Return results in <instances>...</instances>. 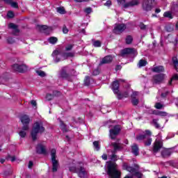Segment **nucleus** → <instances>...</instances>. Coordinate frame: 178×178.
Listing matches in <instances>:
<instances>
[{"mask_svg": "<svg viewBox=\"0 0 178 178\" xmlns=\"http://www.w3.org/2000/svg\"><path fill=\"white\" fill-rule=\"evenodd\" d=\"M97 74H99V71L98 70H96L93 72V75L97 76Z\"/></svg>", "mask_w": 178, "mask_h": 178, "instance_id": "64", "label": "nucleus"}, {"mask_svg": "<svg viewBox=\"0 0 178 178\" xmlns=\"http://www.w3.org/2000/svg\"><path fill=\"white\" fill-rule=\"evenodd\" d=\"M139 26H140V30H147V25H145L143 23H140Z\"/></svg>", "mask_w": 178, "mask_h": 178, "instance_id": "52", "label": "nucleus"}, {"mask_svg": "<svg viewBox=\"0 0 178 178\" xmlns=\"http://www.w3.org/2000/svg\"><path fill=\"white\" fill-rule=\"evenodd\" d=\"M46 101H52V99H54V95L51 94H47L46 95Z\"/></svg>", "mask_w": 178, "mask_h": 178, "instance_id": "39", "label": "nucleus"}, {"mask_svg": "<svg viewBox=\"0 0 178 178\" xmlns=\"http://www.w3.org/2000/svg\"><path fill=\"white\" fill-rule=\"evenodd\" d=\"M162 142L158 140H156L154 142V147H153V152L156 154V152H159V149L162 148Z\"/></svg>", "mask_w": 178, "mask_h": 178, "instance_id": "16", "label": "nucleus"}, {"mask_svg": "<svg viewBox=\"0 0 178 178\" xmlns=\"http://www.w3.org/2000/svg\"><path fill=\"white\" fill-rule=\"evenodd\" d=\"M125 41H126V44H131V42H133V37L130 35L127 36Z\"/></svg>", "mask_w": 178, "mask_h": 178, "instance_id": "34", "label": "nucleus"}, {"mask_svg": "<svg viewBox=\"0 0 178 178\" xmlns=\"http://www.w3.org/2000/svg\"><path fill=\"white\" fill-rule=\"evenodd\" d=\"M142 8L145 12H149L152 10V0H143Z\"/></svg>", "mask_w": 178, "mask_h": 178, "instance_id": "8", "label": "nucleus"}, {"mask_svg": "<svg viewBox=\"0 0 178 178\" xmlns=\"http://www.w3.org/2000/svg\"><path fill=\"white\" fill-rule=\"evenodd\" d=\"M92 12V9L91 8H87L85 9V13H87V15H90Z\"/></svg>", "mask_w": 178, "mask_h": 178, "instance_id": "54", "label": "nucleus"}, {"mask_svg": "<svg viewBox=\"0 0 178 178\" xmlns=\"http://www.w3.org/2000/svg\"><path fill=\"white\" fill-rule=\"evenodd\" d=\"M131 103L133 105H138V100L137 98H131Z\"/></svg>", "mask_w": 178, "mask_h": 178, "instance_id": "45", "label": "nucleus"}, {"mask_svg": "<svg viewBox=\"0 0 178 178\" xmlns=\"http://www.w3.org/2000/svg\"><path fill=\"white\" fill-rule=\"evenodd\" d=\"M163 80H165L164 74H159L153 76L154 84H161V83H163Z\"/></svg>", "mask_w": 178, "mask_h": 178, "instance_id": "10", "label": "nucleus"}, {"mask_svg": "<svg viewBox=\"0 0 178 178\" xmlns=\"http://www.w3.org/2000/svg\"><path fill=\"white\" fill-rule=\"evenodd\" d=\"M7 41H8V42H9V44H13L15 42V40L12 38H8L7 39Z\"/></svg>", "mask_w": 178, "mask_h": 178, "instance_id": "57", "label": "nucleus"}, {"mask_svg": "<svg viewBox=\"0 0 178 178\" xmlns=\"http://www.w3.org/2000/svg\"><path fill=\"white\" fill-rule=\"evenodd\" d=\"M7 159H10L11 162H15L16 161V157H15V156H12L10 155H8L7 156Z\"/></svg>", "mask_w": 178, "mask_h": 178, "instance_id": "51", "label": "nucleus"}, {"mask_svg": "<svg viewBox=\"0 0 178 178\" xmlns=\"http://www.w3.org/2000/svg\"><path fill=\"white\" fill-rule=\"evenodd\" d=\"M31 104L33 106H37V102L35 100H32Z\"/></svg>", "mask_w": 178, "mask_h": 178, "instance_id": "63", "label": "nucleus"}, {"mask_svg": "<svg viewBox=\"0 0 178 178\" xmlns=\"http://www.w3.org/2000/svg\"><path fill=\"white\" fill-rule=\"evenodd\" d=\"M137 95H138V92H134L131 95V98H136Z\"/></svg>", "mask_w": 178, "mask_h": 178, "instance_id": "58", "label": "nucleus"}, {"mask_svg": "<svg viewBox=\"0 0 178 178\" xmlns=\"http://www.w3.org/2000/svg\"><path fill=\"white\" fill-rule=\"evenodd\" d=\"M52 56L55 57V62L56 63H58V62H60V58L58 57L59 55H60V51H59L58 50H54L52 53Z\"/></svg>", "mask_w": 178, "mask_h": 178, "instance_id": "23", "label": "nucleus"}, {"mask_svg": "<svg viewBox=\"0 0 178 178\" xmlns=\"http://www.w3.org/2000/svg\"><path fill=\"white\" fill-rule=\"evenodd\" d=\"M152 135V133H151V131L146 130L145 134L144 135H139L136 136V140L138 141L144 140L145 145L146 147H148L151 145L152 143V138H151V136Z\"/></svg>", "mask_w": 178, "mask_h": 178, "instance_id": "3", "label": "nucleus"}, {"mask_svg": "<svg viewBox=\"0 0 178 178\" xmlns=\"http://www.w3.org/2000/svg\"><path fill=\"white\" fill-rule=\"evenodd\" d=\"M40 31H42L45 34H49L52 31V27L47 26L46 25H42L39 26Z\"/></svg>", "mask_w": 178, "mask_h": 178, "instance_id": "19", "label": "nucleus"}, {"mask_svg": "<svg viewBox=\"0 0 178 178\" xmlns=\"http://www.w3.org/2000/svg\"><path fill=\"white\" fill-rule=\"evenodd\" d=\"M127 27V26L124 24H116L113 30V33L119 35L126 30Z\"/></svg>", "mask_w": 178, "mask_h": 178, "instance_id": "6", "label": "nucleus"}, {"mask_svg": "<svg viewBox=\"0 0 178 178\" xmlns=\"http://www.w3.org/2000/svg\"><path fill=\"white\" fill-rule=\"evenodd\" d=\"M172 80H178V74H175L172 76V79L169 82L170 86H172Z\"/></svg>", "mask_w": 178, "mask_h": 178, "instance_id": "53", "label": "nucleus"}, {"mask_svg": "<svg viewBox=\"0 0 178 178\" xmlns=\"http://www.w3.org/2000/svg\"><path fill=\"white\" fill-rule=\"evenodd\" d=\"M73 48V45L72 44H68L66 47H65V49L66 51H72Z\"/></svg>", "mask_w": 178, "mask_h": 178, "instance_id": "56", "label": "nucleus"}, {"mask_svg": "<svg viewBox=\"0 0 178 178\" xmlns=\"http://www.w3.org/2000/svg\"><path fill=\"white\" fill-rule=\"evenodd\" d=\"M131 152L133 154H135L136 156L139 155V152H138V145H137L136 144H134L131 146Z\"/></svg>", "mask_w": 178, "mask_h": 178, "instance_id": "24", "label": "nucleus"}, {"mask_svg": "<svg viewBox=\"0 0 178 178\" xmlns=\"http://www.w3.org/2000/svg\"><path fill=\"white\" fill-rule=\"evenodd\" d=\"M164 17H168V19H172V13L167 11L163 14Z\"/></svg>", "mask_w": 178, "mask_h": 178, "instance_id": "35", "label": "nucleus"}, {"mask_svg": "<svg viewBox=\"0 0 178 178\" xmlns=\"http://www.w3.org/2000/svg\"><path fill=\"white\" fill-rule=\"evenodd\" d=\"M13 70L15 72H19V73H24V72H26L27 70V66L22 65H19V64H14L13 65Z\"/></svg>", "mask_w": 178, "mask_h": 178, "instance_id": "13", "label": "nucleus"}, {"mask_svg": "<svg viewBox=\"0 0 178 178\" xmlns=\"http://www.w3.org/2000/svg\"><path fill=\"white\" fill-rule=\"evenodd\" d=\"M48 41L50 42V44H54L58 42V38L55 37H51L48 39Z\"/></svg>", "mask_w": 178, "mask_h": 178, "instance_id": "29", "label": "nucleus"}, {"mask_svg": "<svg viewBox=\"0 0 178 178\" xmlns=\"http://www.w3.org/2000/svg\"><path fill=\"white\" fill-rule=\"evenodd\" d=\"M172 10L173 12H178V4L177 3H174L172 5Z\"/></svg>", "mask_w": 178, "mask_h": 178, "instance_id": "42", "label": "nucleus"}, {"mask_svg": "<svg viewBox=\"0 0 178 178\" xmlns=\"http://www.w3.org/2000/svg\"><path fill=\"white\" fill-rule=\"evenodd\" d=\"M118 2L120 5H123L126 2V0H118Z\"/></svg>", "mask_w": 178, "mask_h": 178, "instance_id": "62", "label": "nucleus"}, {"mask_svg": "<svg viewBox=\"0 0 178 178\" xmlns=\"http://www.w3.org/2000/svg\"><path fill=\"white\" fill-rule=\"evenodd\" d=\"M152 71L154 73H161L162 72H165V68L162 65H158L153 67Z\"/></svg>", "mask_w": 178, "mask_h": 178, "instance_id": "21", "label": "nucleus"}, {"mask_svg": "<svg viewBox=\"0 0 178 178\" xmlns=\"http://www.w3.org/2000/svg\"><path fill=\"white\" fill-rule=\"evenodd\" d=\"M122 7L124 9H127V8H131V4L130 3V1H129L128 3L123 4Z\"/></svg>", "mask_w": 178, "mask_h": 178, "instance_id": "47", "label": "nucleus"}, {"mask_svg": "<svg viewBox=\"0 0 178 178\" xmlns=\"http://www.w3.org/2000/svg\"><path fill=\"white\" fill-rule=\"evenodd\" d=\"M4 2L6 3H8V5H10L12 8H15V9H17L19 8V4L16 1H13V0H4Z\"/></svg>", "mask_w": 178, "mask_h": 178, "instance_id": "22", "label": "nucleus"}, {"mask_svg": "<svg viewBox=\"0 0 178 178\" xmlns=\"http://www.w3.org/2000/svg\"><path fill=\"white\" fill-rule=\"evenodd\" d=\"M33 165H34V164H33V161H29L28 168H29V169H31V168H33Z\"/></svg>", "mask_w": 178, "mask_h": 178, "instance_id": "61", "label": "nucleus"}, {"mask_svg": "<svg viewBox=\"0 0 178 178\" xmlns=\"http://www.w3.org/2000/svg\"><path fill=\"white\" fill-rule=\"evenodd\" d=\"M7 16L10 19H13V17H15V13H13V11H8V13H7Z\"/></svg>", "mask_w": 178, "mask_h": 178, "instance_id": "43", "label": "nucleus"}, {"mask_svg": "<svg viewBox=\"0 0 178 178\" xmlns=\"http://www.w3.org/2000/svg\"><path fill=\"white\" fill-rule=\"evenodd\" d=\"M120 133V126L116 125L113 129H110V137L112 140H115L116 138V136Z\"/></svg>", "mask_w": 178, "mask_h": 178, "instance_id": "9", "label": "nucleus"}, {"mask_svg": "<svg viewBox=\"0 0 178 178\" xmlns=\"http://www.w3.org/2000/svg\"><path fill=\"white\" fill-rule=\"evenodd\" d=\"M135 168L129 166L126 163H123L122 165V169H124V170H127L129 173H131L132 176H136V177L138 178L143 177V174L138 172V165H135Z\"/></svg>", "mask_w": 178, "mask_h": 178, "instance_id": "4", "label": "nucleus"}, {"mask_svg": "<svg viewBox=\"0 0 178 178\" xmlns=\"http://www.w3.org/2000/svg\"><path fill=\"white\" fill-rule=\"evenodd\" d=\"M57 12L58 13H60V15H65L66 13V11L65 10V8L63 7L57 8Z\"/></svg>", "mask_w": 178, "mask_h": 178, "instance_id": "31", "label": "nucleus"}, {"mask_svg": "<svg viewBox=\"0 0 178 178\" xmlns=\"http://www.w3.org/2000/svg\"><path fill=\"white\" fill-rule=\"evenodd\" d=\"M112 90L115 94H117L118 99H122L123 97H122V95L119 92V81H115L113 82V86Z\"/></svg>", "mask_w": 178, "mask_h": 178, "instance_id": "11", "label": "nucleus"}, {"mask_svg": "<svg viewBox=\"0 0 178 178\" xmlns=\"http://www.w3.org/2000/svg\"><path fill=\"white\" fill-rule=\"evenodd\" d=\"M108 158L111 159V161H118V156H116L113 152L111 155L108 156Z\"/></svg>", "mask_w": 178, "mask_h": 178, "instance_id": "33", "label": "nucleus"}, {"mask_svg": "<svg viewBox=\"0 0 178 178\" xmlns=\"http://www.w3.org/2000/svg\"><path fill=\"white\" fill-rule=\"evenodd\" d=\"M60 129L63 131V133H66L67 131V129L66 128V125L63 123V121H60Z\"/></svg>", "mask_w": 178, "mask_h": 178, "instance_id": "30", "label": "nucleus"}, {"mask_svg": "<svg viewBox=\"0 0 178 178\" xmlns=\"http://www.w3.org/2000/svg\"><path fill=\"white\" fill-rule=\"evenodd\" d=\"M102 159H104V161H106L108 159V155L106 154H104L102 156Z\"/></svg>", "mask_w": 178, "mask_h": 178, "instance_id": "60", "label": "nucleus"}, {"mask_svg": "<svg viewBox=\"0 0 178 178\" xmlns=\"http://www.w3.org/2000/svg\"><path fill=\"white\" fill-rule=\"evenodd\" d=\"M129 3H131V6H137V5H138L139 2L138 1V0H132L131 1H129Z\"/></svg>", "mask_w": 178, "mask_h": 178, "instance_id": "40", "label": "nucleus"}, {"mask_svg": "<svg viewBox=\"0 0 178 178\" xmlns=\"http://www.w3.org/2000/svg\"><path fill=\"white\" fill-rule=\"evenodd\" d=\"M111 5H112V1H107L105 3H104V6H111Z\"/></svg>", "mask_w": 178, "mask_h": 178, "instance_id": "59", "label": "nucleus"}, {"mask_svg": "<svg viewBox=\"0 0 178 178\" xmlns=\"http://www.w3.org/2000/svg\"><path fill=\"white\" fill-rule=\"evenodd\" d=\"M36 151L38 154H47V149L44 145L38 144L36 147Z\"/></svg>", "mask_w": 178, "mask_h": 178, "instance_id": "18", "label": "nucleus"}, {"mask_svg": "<svg viewBox=\"0 0 178 178\" xmlns=\"http://www.w3.org/2000/svg\"><path fill=\"white\" fill-rule=\"evenodd\" d=\"M76 173L78 174L79 177L86 178L87 177V171L83 167H80L76 170Z\"/></svg>", "mask_w": 178, "mask_h": 178, "instance_id": "15", "label": "nucleus"}, {"mask_svg": "<svg viewBox=\"0 0 178 178\" xmlns=\"http://www.w3.org/2000/svg\"><path fill=\"white\" fill-rule=\"evenodd\" d=\"M153 124H154V126H155L156 129L161 128V125H159V124L158 123V120H156V119L153 120Z\"/></svg>", "mask_w": 178, "mask_h": 178, "instance_id": "37", "label": "nucleus"}, {"mask_svg": "<svg viewBox=\"0 0 178 178\" xmlns=\"http://www.w3.org/2000/svg\"><path fill=\"white\" fill-rule=\"evenodd\" d=\"M113 60V58L112 56H106L102 58V60L100 61L99 65H105L106 63H111Z\"/></svg>", "mask_w": 178, "mask_h": 178, "instance_id": "17", "label": "nucleus"}, {"mask_svg": "<svg viewBox=\"0 0 178 178\" xmlns=\"http://www.w3.org/2000/svg\"><path fill=\"white\" fill-rule=\"evenodd\" d=\"M111 145L113 147L114 151H118V149H120V145H119V143H112Z\"/></svg>", "mask_w": 178, "mask_h": 178, "instance_id": "32", "label": "nucleus"}, {"mask_svg": "<svg viewBox=\"0 0 178 178\" xmlns=\"http://www.w3.org/2000/svg\"><path fill=\"white\" fill-rule=\"evenodd\" d=\"M51 163L53 172H58V168H59V161L56 160V149H52L51 150Z\"/></svg>", "mask_w": 178, "mask_h": 178, "instance_id": "5", "label": "nucleus"}, {"mask_svg": "<svg viewBox=\"0 0 178 178\" xmlns=\"http://www.w3.org/2000/svg\"><path fill=\"white\" fill-rule=\"evenodd\" d=\"M93 145H94V147L95 148V149L97 151H98L100 149V147H99V141L93 142Z\"/></svg>", "mask_w": 178, "mask_h": 178, "instance_id": "38", "label": "nucleus"}, {"mask_svg": "<svg viewBox=\"0 0 178 178\" xmlns=\"http://www.w3.org/2000/svg\"><path fill=\"white\" fill-rule=\"evenodd\" d=\"M158 116H168V113L165 111H159L158 113Z\"/></svg>", "mask_w": 178, "mask_h": 178, "instance_id": "49", "label": "nucleus"}, {"mask_svg": "<svg viewBox=\"0 0 178 178\" xmlns=\"http://www.w3.org/2000/svg\"><path fill=\"white\" fill-rule=\"evenodd\" d=\"M146 65H147V60H143V59L140 60L138 63V67H143Z\"/></svg>", "mask_w": 178, "mask_h": 178, "instance_id": "28", "label": "nucleus"}, {"mask_svg": "<svg viewBox=\"0 0 178 178\" xmlns=\"http://www.w3.org/2000/svg\"><path fill=\"white\" fill-rule=\"evenodd\" d=\"M85 86H90V76H86L84 81Z\"/></svg>", "mask_w": 178, "mask_h": 178, "instance_id": "44", "label": "nucleus"}, {"mask_svg": "<svg viewBox=\"0 0 178 178\" xmlns=\"http://www.w3.org/2000/svg\"><path fill=\"white\" fill-rule=\"evenodd\" d=\"M8 28L12 29L14 31L15 34H16V33H19V29H18L17 25H16L13 23L9 24Z\"/></svg>", "mask_w": 178, "mask_h": 178, "instance_id": "25", "label": "nucleus"}, {"mask_svg": "<svg viewBox=\"0 0 178 178\" xmlns=\"http://www.w3.org/2000/svg\"><path fill=\"white\" fill-rule=\"evenodd\" d=\"M172 63L174 65V67L175 70L178 72V60L177 57H173L172 58Z\"/></svg>", "mask_w": 178, "mask_h": 178, "instance_id": "27", "label": "nucleus"}, {"mask_svg": "<svg viewBox=\"0 0 178 178\" xmlns=\"http://www.w3.org/2000/svg\"><path fill=\"white\" fill-rule=\"evenodd\" d=\"M93 45L96 47H101V42L99 40H96L93 42Z\"/></svg>", "mask_w": 178, "mask_h": 178, "instance_id": "48", "label": "nucleus"}, {"mask_svg": "<svg viewBox=\"0 0 178 178\" xmlns=\"http://www.w3.org/2000/svg\"><path fill=\"white\" fill-rule=\"evenodd\" d=\"M63 33L64 34H67V33H69V29L65 25L63 26Z\"/></svg>", "mask_w": 178, "mask_h": 178, "instance_id": "50", "label": "nucleus"}, {"mask_svg": "<svg viewBox=\"0 0 178 178\" xmlns=\"http://www.w3.org/2000/svg\"><path fill=\"white\" fill-rule=\"evenodd\" d=\"M68 73H70V70L67 67H64L61 69L60 77H61V79H67V77H69Z\"/></svg>", "mask_w": 178, "mask_h": 178, "instance_id": "14", "label": "nucleus"}, {"mask_svg": "<svg viewBox=\"0 0 178 178\" xmlns=\"http://www.w3.org/2000/svg\"><path fill=\"white\" fill-rule=\"evenodd\" d=\"M20 120L24 125L22 127V130H29V124L30 123V118L29 115H24L20 118Z\"/></svg>", "mask_w": 178, "mask_h": 178, "instance_id": "7", "label": "nucleus"}, {"mask_svg": "<svg viewBox=\"0 0 178 178\" xmlns=\"http://www.w3.org/2000/svg\"><path fill=\"white\" fill-rule=\"evenodd\" d=\"M155 108L156 109H162V108H163V105L162 104H161V103H156L155 104Z\"/></svg>", "mask_w": 178, "mask_h": 178, "instance_id": "46", "label": "nucleus"}, {"mask_svg": "<svg viewBox=\"0 0 178 178\" xmlns=\"http://www.w3.org/2000/svg\"><path fill=\"white\" fill-rule=\"evenodd\" d=\"M26 130L22 129L21 131H19V137H21L22 138H24V137H26Z\"/></svg>", "mask_w": 178, "mask_h": 178, "instance_id": "36", "label": "nucleus"}, {"mask_svg": "<svg viewBox=\"0 0 178 178\" xmlns=\"http://www.w3.org/2000/svg\"><path fill=\"white\" fill-rule=\"evenodd\" d=\"M166 30H167V31H168V33H172V31H173L174 29L172 26H169L166 27Z\"/></svg>", "mask_w": 178, "mask_h": 178, "instance_id": "55", "label": "nucleus"}, {"mask_svg": "<svg viewBox=\"0 0 178 178\" xmlns=\"http://www.w3.org/2000/svg\"><path fill=\"white\" fill-rule=\"evenodd\" d=\"M107 163V175H108L111 178H120V176H122V172L118 168V165L114 163H111V161H108Z\"/></svg>", "mask_w": 178, "mask_h": 178, "instance_id": "1", "label": "nucleus"}, {"mask_svg": "<svg viewBox=\"0 0 178 178\" xmlns=\"http://www.w3.org/2000/svg\"><path fill=\"white\" fill-rule=\"evenodd\" d=\"M61 56L63 58V60L67 59V58H73V56H74V53L73 52L64 53L61 55Z\"/></svg>", "mask_w": 178, "mask_h": 178, "instance_id": "26", "label": "nucleus"}, {"mask_svg": "<svg viewBox=\"0 0 178 178\" xmlns=\"http://www.w3.org/2000/svg\"><path fill=\"white\" fill-rule=\"evenodd\" d=\"M44 131H45V128H44L42 124L40 122H35L33 124L32 131L31 132L33 141H35L37 140V136L38 133L41 134L44 133Z\"/></svg>", "mask_w": 178, "mask_h": 178, "instance_id": "2", "label": "nucleus"}, {"mask_svg": "<svg viewBox=\"0 0 178 178\" xmlns=\"http://www.w3.org/2000/svg\"><path fill=\"white\" fill-rule=\"evenodd\" d=\"M124 55H137V51L131 48H126L122 50L121 56H124Z\"/></svg>", "mask_w": 178, "mask_h": 178, "instance_id": "12", "label": "nucleus"}, {"mask_svg": "<svg viewBox=\"0 0 178 178\" xmlns=\"http://www.w3.org/2000/svg\"><path fill=\"white\" fill-rule=\"evenodd\" d=\"M36 73L38 76H40V77H45V76H46L45 72L42 70L37 71Z\"/></svg>", "mask_w": 178, "mask_h": 178, "instance_id": "41", "label": "nucleus"}, {"mask_svg": "<svg viewBox=\"0 0 178 178\" xmlns=\"http://www.w3.org/2000/svg\"><path fill=\"white\" fill-rule=\"evenodd\" d=\"M172 153L173 151H172V149H163L161 151V156L163 158H168V156H170Z\"/></svg>", "mask_w": 178, "mask_h": 178, "instance_id": "20", "label": "nucleus"}]
</instances>
